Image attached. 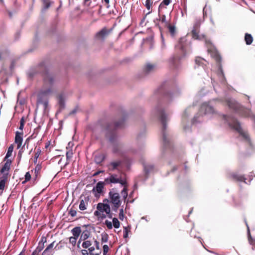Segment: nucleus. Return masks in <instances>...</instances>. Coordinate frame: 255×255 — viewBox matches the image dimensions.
<instances>
[{"label": "nucleus", "instance_id": "obj_47", "mask_svg": "<svg viewBox=\"0 0 255 255\" xmlns=\"http://www.w3.org/2000/svg\"><path fill=\"white\" fill-rule=\"evenodd\" d=\"M41 170V166L37 164L35 168V173L38 174Z\"/></svg>", "mask_w": 255, "mask_h": 255}, {"label": "nucleus", "instance_id": "obj_17", "mask_svg": "<svg viewBox=\"0 0 255 255\" xmlns=\"http://www.w3.org/2000/svg\"><path fill=\"white\" fill-rule=\"evenodd\" d=\"M113 183H120L121 186H124V188L123 189V191H125L126 196H127L126 192L127 182L125 179H123L121 176L120 178H117L115 176L113 175Z\"/></svg>", "mask_w": 255, "mask_h": 255}, {"label": "nucleus", "instance_id": "obj_27", "mask_svg": "<svg viewBox=\"0 0 255 255\" xmlns=\"http://www.w3.org/2000/svg\"><path fill=\"white\" fill-rule=\"evenodd\" d=\"M81 232V228L79 227H76L71 230L73 237L77 238L79 237Z\"/></svg>", "mask_w": 255, "mask_h": 255}, {"label": "nucleus", "instance_id": "obj_31", "mask_svg": "<svg viewBox=\"0 0 255 255\" xmlns=\"http://www.w3.org/2000/svg\"><path fill=\"white\" fill-rule=\"evenodd\" d=\"M13 144H11L8 148L6 154L4 157V160L7 159L10 156H11L13 150Z\"/></svg>", "mask_w": 255, "mask_h": 255}, {"label": "nucleus", "instance_id": "obj_23", "mask_svg": "<svg viewBox=\"0 0 255 255\" xmlns=\"http://www.w3.org/2000/svg\"><path fill=\"white\" fill-rule=\"evenodd\" d=\"M58 104L60 110H62L65 108V99L63 94H59L57 96Z\"/></svg>", "mask_w": 255, "mask_h": 255}, {"label": "nucleus", "instance_id": "obj_51", "mask_svg": "<svg viewBox=\"0 0 255 255\" xmlns=\"http://www.w3.org/2000/svg\"><path fill=\"white\" fill-rule=\"evenodd\" d=\"M78 110V107H75L74 110H73L72 111H71L70 112L69 115H72L76 114L77 113Z\"/></svg>", "mask_w": 255, "mask_h": 255}, {"label": "nucleus", "instance_id": "obj_15", "mask_svg": "<svg viewBox=\"0 0 255 255\" xmlns=\"http://www.w3.org/2000/svg\"><path fill=\"white\" fill-rule=\"evenodd\" d=\"M9 177L8 173H0V190L3 191Z\"/></svg>", "mask_w": 255, "mask_h": 255}, {"label": "nucleus", "instance_id": "obj_7", "mask_svg": "<svg viewBox=\"0 0 255 255\" xmlns=\"http://www.w3.org/2000/svg\"><path fill=\"white\" fill-rule=\"evenodd\" d=\"M200 25L198 23L195 24L191 32L192 38L195 40H201L204 39L206 44H211V42L210 40L207 39L205 34H200Z\"/></svg>", "mask_w": 255, "mask_h": 255}, {"label": "nucleus", "instance_id": "obj_50", "mask_svg": "<svg viewBox=\"0 0 255 255\" xmlns=\"http://www.w3.org/2000/svg\"><path fill=\"white\" fill-rule=\"evenodd\" d=\"M5 52H6V51L0 50V61L3 60V55Z\"/></svg>", "mask_w": 255, "mask_h": 255}, {"label": "nucleus", "instance_id": "obj_11", "mask_svg": "<svg viewBox=\"0 0 255 255\" xmlns=\"http://www.w3.org/2000/svg\"><path fill=\"white\" fill-rule=\"evenodd\" d=\"M228 178L236 182L246 183L247 178L244 175L239 174L237 172H231L228 174Z\"/></svg>", "mask_w": 255, "mask_h": 255}, {"label": "nucleus", "instance_id": "obj_35", "mask_svg": "<svg viewBox=\"0 0 255 255\" xmlns=\"http://www.w3.org/2000/svg\"><path fill=\"white\" fill-rule=\"evenodd\" d=\"M41 1H42L45 9H48L50 7L51 5L50 0H41Z\"/></svg>", "mask_w": 255, "mask_h": 255}, {"label": "nucleus", "instance_id": "obj_57", "mask_svg": "<svg viewBox=\"0 0 255 255\" xmlns=\"http://www.w3.org/2000/svg\"><path fill=\"white\" fill-rule=\"evenodd\" d=\"M94 242L95 243V246H96V248L97 249H99V242H98L96 240H94Z\"/></svg>", "mask_w": 255, "mask_h": 255}, {"label": "nucleus", "instance_id": "obj_53", "mask_svg": "<svg viewBox=\"0 0 255 255\" xmlns=\"http://www.w3.org/2000/svg\"><path fill=\"white\" fill-rule=\"evenodd\" d=\"M95 247H90L88 248V251L89 252V254L92 255L93 252V251L95 250Z\"/></svg>", "mask_w": 255, "mask_h": 255}, {"label": "nucleus", "instance_id": "obj_54", "mask_svg": "<svg viewBox=\"0 0 255 255\" xmlns=\"http://www.w3.org/2000/svg\"><path fill=\"white\" fill-rule=\"evenodd\" d=\"M30 140V138L28 137L26 140L25 141V142H24V144L23 145H24V146H25V145H26V147L28 148V145H29V140Z\"/></svg>", "mask_w": 255, "mask_h": 255}, {"label": "nucleus", "instance_id": "obj_48", "mask_svg": "<svg viewBox=\"0 0 255 255\" xmlns=\"http://www.w3.org/2000/svg\"><path fill=\"white\" fill-rule=\"evenodd\" d=\"M108 250H109V247L107 246V245H104L103 246V253H104V255H105L107 252H108Z\"/></svg>", "mask_w": 255, "mask_h": 255}, {"label": "nucleus", "instance_id": "obj_22", "mask_svg": "<svg viewBox=\"0 0 255 255\" xmlns=\"http://www.w3.org/2000/svg\"><path fill=\"white\" fill-rule=\"evenodd\" d=\"M113 205H114L116 208H118L121 205V201L118 193L113 194Z\"/></svg>", "mask_w": 255, "mask_h": 255}, {"label": "nucleus", "instance_id": "obj_1", "mask_svg": "<svg viewBox=\"0 0 255 255\" xmlns=\"http://www.w3.org/2000/svg\"><path fill=\"white\" fill-rule=\"evenodd\" d=\"M225 105L235 113L238 114L243 117H250L255 122V116L252 115L250 109L243 107L239 103L234 99L229 98L224 101Z\"/></svg>", "mask_w": 255, "mask_h": 255}, {"label": "nucleus", "instance_id": "obj_55", "mask_svg": "<svg viewBox=\"0 0 255 255\" xmlns=\"http://www.w3.org/2000/svg\"><path fill=\"white\" fill-rule=\"evenodd\" d=\"M81 252L82 255H88L89 254L88 251L86 250H82Z\"/></svg>", "mask_w": 255, "mask_h": 255}, {"label": "nucleus", "instance_id": "obj_8", "mask_svg": "<svg viewBox=\"0 0 255 255\" xmlns=\"http://www.w3.org/2000/svg\"><path fill=\"white\" fill-rule=\"evenodd\" d=\"M125 118V116L119 122H115L114 124H113V128H120L124 126ZM113 151L117 152L119 149V145L115 141V137L114 135V131H113Z\"/></svg>", "mask_w": 255, "mask_h": 255}, {"label": "nucleus", "instance_id": "obj_56", "mask_svg": "<svg viewBox=\"0 0 255 255\" xmlns=\"http://www.w3.org/2000/svg\"><path fill=\"white\" fill-rule=\"evenodd\" d=\"M37 133H35V132L32 134L30 136L28 137L30 138V139L35 138L37 136Z\"/></svg>", "mask_w": 255, "mask_h": 255}, {"label": "nucleus", "instance_id": "obj_16", "mask_svg": "<svg viewBox=\"0 0 255 255\" xmlns=\"http://www.w3.org/2000/svg\"><path fill=\"white\" fill-rule=\"evenodd\" d=\"M23 131H16L15 136L14 139V142L17 144V149H19L21 147L22 141H23Z\"/></svg>", "mask_w": 255, "mask_h": 255}, {"label": "nucleus", "instance_id": "obj_2", "mask_svg": "<svg viewBox=\"0 0 255 255\" xmlns=\"http://www.w3.org/2000/svg\"><path fill=\"white\" fill-rule=\"evenodd\" d=\"M109 199H104L103 203H99L97 204V210L94 212V215L101 218L102 220L107 217L112 218V214L111 213V209L109 203L112 202V191L109 193Z\"/></svg>", "mask_w": 255, "mask_h": 255}, {"label": "nucleus", "instance_id": "obj_49", "mask_svg": "<svg viewBox=\"0 0 255 255\" xmlns=\"http://www.w3.org/2000/svg\"><path fill=\"white\" fill-rule=\"evenodd\" d=\"M124 217V213H123V210L121 209L120 211V212L119 213V218L120 220H123Z\"/></svg>", "mask_w": 255, "mask_h": 255}, {"label": "nucleus", "instance_id": "obj_19", "mask_svg": "<svg viewBox=\"0 0 255 255\" xmlns=\"http://www.w3.org/2000/svg\"><path fill=\"white\" fill-rule=\"evenodd\" d=\"M89 200L90 199L89 197L84 196L83 198L82 197H81L80 203L79 205V209L80 210L83 211L87 209V207L88 206Z\"/></svg>", "mask_w": 255, "mask_h": 255}, {"label": "nucleus", "instance_id": "obj_64", "mask_svg": "<svg viewBox=\"0 0 255 255\" xmlns=\"http://www.w3.org/2000/svg\"><path fill=\"white\" fill-rule=\"evenodd\" d=\"M99 255V254H92V255Z\"/></svg>", "mask_w": 255, "mask_h": 255}, {"label": "nucleus", "instance_id": "obj_36", "mask_svg": "<svg viewBox=\"0 0 255 255\" xmlns=\"http://www.w3.org/2000/svg\"><path fill=\"white\" fill-rule=\"evenodd\" d=\"M113 226L115 228H118L120 226V222L117 218H113Z\"/></svg>", "mask_w": 255, "mask_h": 255}, {"label": "nucleus", "instance_id": "obj_41", "mask_svg": "<svg viewBox=\"0 0 255 255\" xmlns=\"http://www.w3.org/2000/svg\"><path fill=\"white\" fill-rule=\"evenodd\" d=\"M73 151L72 150H69L68 151H67L66 152V158H67V160H69L70 159L72 156H73Z\"/></svg>", "mask_w": 255, "mask_h": 255}, {"label": "nucleus", "instance_id": "obj_4", "mask_svg": "<svg viewBox=\"0 0 255 255\" xmlns=\"http://www.w3.org/2000/svg\"><path fill=\"white\" fill-rule=\"evenodd\" d=\"M160 120L163 125V150H165L167 148H170V144L169 140L167 138V136L165 133V129L166 128V116L163 111H161L160 112V116H159Z\"/></svg>", "mask_w": 255, "mask_h": 255}, {"label": "nucleus", "instance_id": "obj_30", "mask_svg": "<svg viewBox=\"0 0 255 255\" xmlns=\"http://www.w3.org/2000/svg\"><path fill=\"white\" fill-rule=\"evenodd\" d=\"M90 235V232L88 231L87 230H86L84 231L80 236V240L85 241L87 240Z\"/></svg>", "mask_w": 255, "mask_h": 255}, {"label": "nucleus", "instance_id": "obj_58", "mask_svg": "<svg viewBox=\"0 0 255 255\" xmlns=\"http://www.w3.org/2000/svg\"><path fill=\"white\" fill-rule=\"evenodd\" d=\"M103 2H105V4L107 5V6H109L110 0H102Z\"/></svg>", "mask_w": 255, "mask_h": 255}, {"label": "nucleus", "instance_id": "obj_59", "mask_svg": "<svg viewBox=\"0 0 255 255\" xmlns=\"http://www.w3.org/2000/svg\"><path fill=\"white\" fill-rule=\"evenodd\" d=\"M157 25L159 27V28L160 30V31L161 32V27L159 26V24H157ZM161 38H162V42L163 43L164 42V38H163V35L162 34V33L161 32Z\"/></svg>", "mask_w": 255, "mask_h": 255}, {"label": "nucleus", "instance_id": "obj_44", "mask_svg": "<svg viewBox=\"0 0 255 255\" xmlns=\"http://www.w3.org/2000/svg\"><path fill=\"white\" fill-rule=\"evenodd\" d=\"M171 1V0H163L159 5V8L162 6V5H168Z\"/></svg>", "mask_w": 255, "mask_h": 255}, {"label": "nucleus", "instance_id": "obj_39", "mask_svg": "<svg viewBox=\"0 0 255 255\" xmlns=\"http://www.w3.org/2000/svg\"><path fill=\"white\" fill-rule=\"evenodd\" d=\"M31 178V174H30L29 172H27L25 175V180L24 181H22V183H25L26 182L29 181Z\"/></svg>", "mask_w": 255, "mask_h": 255}, {"label": "nucleus", "instance_id": "obj_37", "mask_svg": "<svg viewBox=\"0 0 255 255\" xmlns=\"http://www.w3.org/2000/svg\"><path fill=\"white\" fill-rule=\"evenodd\" d=\"M205 61V60L201 57H197L195 59L196 63L199 66L203 65Z\"/></svg>", "mask_w": 255, "mask_h": 255}, {"label": "nucleus", "instance_id": "obj_21", "mask_svg": "<svg viewBox=\"0 0 255 255\" xmlns=\"http://www.w3.org/2000/svg\"><path fill=\"white\" fill-rule=\"evenodd\" d=\"M105 158V156L104 153L97 152L95 153L94 161L97 164L101 163Z\"/></svg>", "mask_w": 255, "mask_h": 255}, {"label": "nucleus", "instance_id": "obj_24", "mask_svg": "<svg viewBox=\"0 0 255 255\" xmlns=\"http://www.w3.org/2000/svg\"><path fill=\"white\" fill-rule=\"evenodd\" d=\"M156 68V65L155 64L147 63L146 64L144 68V71L146 73H149L153 71Z\"/></svg>", "mask_w": 255, "mask_h": 255}, {"label": "nucleus", "instance_id": "obj_33", "mask_svg": "<svg viewBox=\"0 0 255 255\" xmlns=\"http://www.w3.org/2000/svg\"><path fill=\"white\" fill-rule=\"evenodd\" d=\"M159 21H160L162 23L164 24V26H166L169 23L166 20V16L164 14H159Z\"/></svg>", "mask_w": 255, "mask_h": 255}, {"label": "nucleus", "instance_id": "obj_60", "mask_svg": "<svg viewBox=\"0 0 255 255\" xmlns=\"http://www.w3.org/2000/svg\"><path fill=\"white\" fill-rule=\"evenodd\" d=\"M24 124H25V121L24 120V119H23V118H22L20 119V124H22V125H24Z\"/></svg>", "mask_w": 255, "mask_h": 255}, {"label": "nucleus", "instance_id": "obj_12", "mask_svg": "<svg viewBox=\"0 0 255 255\" xmlns=\"http://www.w3.org/2000/svg\"><path fill=\"white\" fill-rule=\"evenodd\" d=\"M112 183V175H111L109 177L106 179L104 181V182H99L97 185L96 187H94L93 189V191H95V190L98 193H101L102 191V189L104 187V184H108Z\"/></svg>", "mask_w": 255, "mask_h": 255}, {"label": "nucleus", "instance_id": "obj_61", "mask_svg": "<svg viewBox=\"0 0 255 255\" xmlns=\"http://www.w3.org/2000/svg\"><path fill=\"white\" fill-rule=\"evenodd\" d=\"M24 125L20 124L19 129L21 130V131H23V129L24 128Z\"/></svg>", "mask_w": 255, "mask_h": 255}, {"label": "nucleus", "instance_id": "obj_20", "mask_svg": "<svg viewBox=\"0 0 255 255\" xmlns=\"http://www.w3.org/2000/svg\"><path fill=\"white\" fill-rule=\"evenodd\" d=\"M104 132L110 141H112V125L108 123L104 126Z\"/></svg>", "mask_w": 255, "mask_h": 255}, {"label": "nucleus", "instance_id": "obj_62", "mask_svg": "<svg viewBox=\"0 0 255 255\" xmlns=\"http://www.w3.org/2000/svg\"><path fill=\"white\" fill-rule=\"evenodd\" d=\"M102 241H103V242H107V237H106V238H105V239H104V237H103V238H102Z\"/></svg>", "mask_w": 255, "mask_h": 255}, {"label": "nucleus", "instance_id": "obj_38", "mask_svg": "<svg viewBox=\"0 0 255 255\" xmlns=\"http://www.w3.org/2000/svg\"><path fill=\"white\" fill-rule=\"evenodd\" d=\"M153 1L152 0H146L145 3V6L146 8L149 10L152 5Z\"/></svg>", "mask_w": 255, "mask_h": 255}, {"label": "nucleus", "instance_id": "obj_26", "mask_svg": "<svg viewBox=\"0 0 255 255\" xmlns=\"http://www.w3.org/2000/svg\"><path fill=\"white\" fill-rule=\"evenodd\" d=\"M246 225L248 230V238L249 243L255 247V239H253L251 234L250 230L247 222H246Z\"/></svg>", "mask_w": 255, "mask_h": 255}, {"label": "nucleus", "instance_id": "obj_32", "mask_svg": "<svg viewBox=\"0 0 255 255\" xmlns=\"http://www.w3.org/2000/svg\"><path fill=\"white\" fill-rule=\"evenodd\" d=\"M82 246L84 249H88L92 245L93 241L91 240L83 241Z\"/></svg>", "mask_w": 255, "mask_h": 255}, {"label": "nucleus", "instance_id": "obj_5", "mask_svg": "<svg viewBox=\"0 0 255 255\" xmlns=\"http://www.w3.org/2000/svg\"><path fill=\"white\" fill-rule=\"evenodd\" d=\"M223 119L229 122V125L231 128L237 131L245 139H249L248 133L243 130L240 124L237 120L233 119L231 122H229V117L225 115H223Z\"/></svg>", "mask_w": 255, "mask_h": 255}, {"label": "nucleus", "instance_id": "obj_63", "mask_svg": "<svg viewBox=\"0 0 255 255\" xmlns=\"http://www.w3.org/2000/svg\"><path fill=\"white\" fill-rule=\"evenodd\" d=\"M83 241V240H80V239H79V241H78V244H80V243L81 242V241Z\"/></svg>", "mask_w": 255, "mask_h": 255}, {"label": "nucleus", "instance_id": "obj_9", "mask_svg": "<svg viewBox=\"0 0 255 255\" xmlns=\"http://www.w3.org/2000/svg\"><path fill=\"white\" fill-rule=\"evenodd\" d=\"M158 91L159 94L163 97V98L165 101H170L174 95V93L171 92L167 88L163 86L159 88Z\"/></svg>", "mask_w": 255, "mask_h": 255}, {"label": "nucleus", "instance_id": "obj_25", "mask_svg": "<svg viewBox=\"0 0 255 255\" xmlns=\"http://www.w3.org/2000/svg\"><path fill=\"white\" fill-rule=\"evenodd\" d=\"M54 242H53L49 245L48 246L44 251L42 255H53L52 248L54 247Z\"/></svg>", "mask_w": 255, "mask_h": 255}, {"label": "nucleus", "instance_id": "obj_43", "mask_svg": "<svg viewBox=\"0 0 255 255\" xmlns=\"http://www.w3.org/2000/svg\"><path fill=\"white\" fill-rule=\"evenodd\" d=\"M121 163V162L120 161H117V162H113V164H112L113 170L117 168V167L120 166Z\"/></svg>", "mask_w": 255, "mask_h": 255}, {"label": "nucleus", "instance_id": "obj_28", "mask_svg": "<svg viewBox=\"0 0 255 255\" xmlns=\"http://www.w3.org/2000/svg\"><path fill=\"white\" fill-rule=\"evenodd\" d=\"M245 41L247 45H251L253 41V37L252 35L246 33L245 35Z\"/></svg>", "mask_w": 255, "mask_h": 255}, {"label": "nucleus", "instance_id": "obj_52", "mask_svg": "<svg viewBox=\"0 0 255 255\" xmlns=\"http://www.w3.org/2000/svg\"><path fill=\"white\" fill-rule=\"evenodd\" d=\"M128 236V229H127V228H124V237L125 238H127Z\"/></svg>", "mask_w": 255, "mask_h": 255}, {"label": "nucleus", "instance_id": "obj_14", "mask_svg": "<svg viewBox=\"0 0 255 255\" xmlns=\"http://www.w3.org/2000/svg\"><path fill=\"white\" fill-rule=\"evenodd\" d=\"M110 29L108 30L106 27H104L101 31L96 33L95 37L99 40H103L110 34Z\"/></svg>", "mask_w": 255, "mask_h": 255}, {"label": "nucleus", "instance_id": "obj_45", "mask_svg": "<svg viewBox=\"0 0 255 255\" xmlns=\"http://www.w3.org/2000/svg\"><path fill=\"white\" fill-rule=\"evenodd\" d=\"M69 214L72 217H75L77 214V211L71 209L69 212Z\"/></svg>", "mask_w": 255, "mask_h": 255}, {"label": "nucleus", "instance_id": "obj_18", "mask_svg": "<svg viewBox=\"0 0 255 255\" xmlns=\"http://www.w3.org/2000/svg\"><path fill=\"white\" fill-rule=\"evenodd\" d=\"M6 162L2 167V168L0 169V173H8L9 174V171L10 168V165L12 162V161L10 159H6Z\"/></svg>", "mask_w": 255, "mask_h": 255}, {"label": "nucleus", "instance_id": "obj_13", "mask_svg": "<svg viewBox=\"0 0 255 255\" xmlns=\"http://www.w3.org/2000/svg\"><path fill=\"white\" fill-rule=\"evenodd\" d=\"M200 111L204 115L207 114H212L214 112V108L210 106L207 103H203L200 109Z\"/></svg>", "mask_w": 255, "mask_h": 255}, {"label": "nucleus", "instance_id": "obj_3", "mask_svg": "<svg viewBox=\"0 0 255 255\" xmlns=\"http://www.w3.org/2000/svg\"><path fill=\"white\" fill-rule=\"evenodd\" d=\"M54 81L53 76L47 71L45 72L43 75V85L39 94L42 96H47L52 94Z\"/></svg>", "mask_w": 255, "mask_h": 255}, {"label": "nucleus", "instance_id": "obj_34", "mask_svg": "<svg viewBox=\"0 0 255 255\" xmlns=\"http://www.w3.org/2000/svg\"><path fill=\"white\" fill-rule=\"evenodd\" d=\"M41 150L40 148L37 149L36 152L34 154V160L33 162L35 164L37 163V159L41 154Z\"/></svg>", "mask_w": 255, "mask_h": 255}, {"label": "nucleus", "instance_id": "obj_29", "mask_svg": "<svg viewBox=\"0 0 255 255\" xmlns=\"http://www.w3.org/2000/svg\"><path fill=\"white\" fill-rule=\"evenodd\" d=\"M165 27H167L168 28L169 32L171 35L172 36H174L176 32V27L175 25H171L169 23Z\"/></svg>", "mask_w": 255, "mask_h": 255}, {"label": "nucleus", "instance_id": "obj_42", "mask_svg": "<svg viewBox=\"0 0 255 255\" xmlns=\"http://www.w3.org/2000/svg\"><path fill=\"white\" fill-rule=\"evenodd\" d=\"M24 148H25L24 145H23V146L20 149V150L18 153V155H17V156L19 158H21L22 154L24 151Z\"/></svg>", "mask_w": 255, "mask_h": 255}, {"label": "nucleus", "instance_id": "obj_40", "mask_svg": "<svg viewBox=\"0 0 255 255\" xmlns=\"http://www.w3.org/2000/svg\"><path fill=\"white\" fill-rule=\"evenodd\" d=\"M77 238L75 237H71L69 238V242L73 246H75L76 244V241L77 240Z\"/></svg>", "mask_w": 255, "mask_h": 255}, {"label": "nucleus", "instance_id": "obj_6", "mask_svg": "<svg viewBox=\"0 0 255 255\" xmlns=\"http://www.w3.org/2000/svg\"><path fill=\"white\" fill-rule=\"evenodd\" d=\"M175 48L176 53L171 59V61L173 65H175L178 60L183 58L186 53L185 46L181 41H180L178 44L176 45Z\"/></svg>", "mask_w": 255, "mask_h": 255}, {"label": "nucleus", "instance_id": "obj_46", "mask_svg": "<svg viewBox=\"0 0 255 255\" xmlns=\"http://www.w3.org/2000/svg\"><path fill=\"white\" fill-rule=\"evenodd\" d=\"M105 224L107 226L109 229H112V222L111 221L107 220L105 222Z\"/></svg>", "mask_w": 255, "mask_h": 255}, {"label": "nucleus", "instance_id": "obj_10", "mask_svg": "<svg viewBox=\"0 0 255 255\" xmlns=\"http://www.w3.org/2000/svg\"><path fill=\"white\" fill-rule=\"evenodd\" d=\"M208 52L210 54L211 57L216 61L219 68H221V57L218 51L214 47L208 48Z\"/></svg>", "mask_w": 255, "mask_h": 255}]
</instances>
